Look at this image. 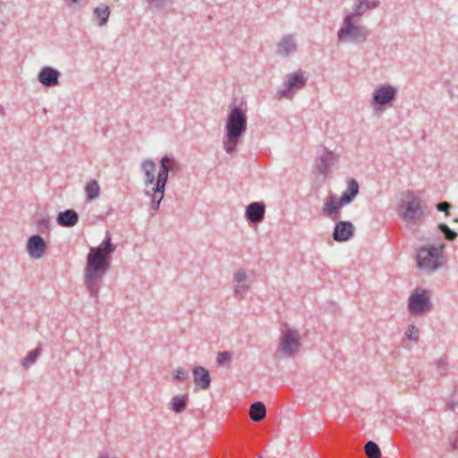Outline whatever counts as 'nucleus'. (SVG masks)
Instances as JSON below:
<instances>
[{
	"instance_id": "31",
	"label": "nucleus",
	"mask_w": 458,
	"mask_h": 458,
	"mask_svg": "<svg viewBox=\"0 0 458 458\" xmlns=\"http://www.w3.org/2000/svg\"><path fill=\"white\" fill-rule=\"evenodd\" d=\"M170 169L168 167H159L155 185L165 187L168 182Z\"/></svg>"
},
{
	"instance_id": "25",
	"label": "nucleus",
	"mask_w": 458,
	"mask_h": 458,
	"mask_svg": "<svg viewBox=\"0 0 458 458\" xmlns=\"http://www.w3.org/2000/svg\"><path fill=\"white\" fill-rule=\"evenodd\" d=\"M189 402L188 394L174 395L170 402V409L176 414L185 411Z\"/></svg>"
},
{
	"instance_id": "2",
	"label": "nucleus",
	"mask_w": 458,
	"mask_h": 458,
	"mask_svg": "<svg viewBox=\"0 0 458 458\" xmlns=\"http://www.w3.org/2000/svg\"><path fill=\"white\" fill-rule=\"evenodd\" d=\"M400 218L407 225H417L422 223L426 216V205L413 191L403 193V199L397 207Z\"/></svg>"
},
{
	"instance_id": "22",
	"label": "nucleus",
	"mask_w": 458,
	"mask_h": 458,
	"mask_svg": "<svg viewBox=\"0 0 458 458\" xmlns=\"http://www.w3.org/2000/svg\"><path fill=\"white\" fill-rule=\"evenodd\" d=\"M359 183L355 179H350L347 182V188L342 193L340 197V205H348L353 201L356 196L359 194Z\"/></svg>"
},
{
	"instance_id": "19",
	"label": "nucleus",
	"mask_w": 458,
	"mask_h": 458,
	"mask_svg": "<svg viewBox=\"0 0 458 458\" xmlns=\"http://www.w3.org/2000/svg\"><path fill=\"white\" fill-rule=\"evenodd\" d=\"M193 381L197 386L203 390L209 388L211 377L209 371L201 366H197L192 369Z\"/></svg>"
},
{
	"instance_id": "30",
	"label": "nucleus",
	"mask_w": 458,
	"mask_h": 458,
	"mask_svg": "<svg viewBox=\"0 0 458 458\" xmlns=\"http://www.w3.org/2000/svg\"><path fill=\"white\" fill-rule=\"evenodd\" d=\"M365 454L368 458H381V450L378 445L374 441H368L364 446Z\"/></svg>"
},
{
	"instance_id": "15",
	"label": "nucleus",
	"mask_w": 458,
	"mask_h": 458,
	"mask_svg": "<svg viewBox=\"0 0 458 458\" xmlns=\"http://www.w3.org/2000/svg\"><path fill=\"white\" fill-rule=\"evenodd\" d=\"M266 205L262 201L250 203L245 209V217L248 222L259 224L265 218Z\"/></svg>"
},
{
	"instance_id": "14",
	"label": "nucleus",
	"mask_w": 458,
	"mask_h": 458,
	"mask_svg": "<svg viewBox=\"0 0 458 458\" xmlns=\"http://www.w3.org/2000/svg\"><path fill=\"white\" fill-rule=\"evenodd\" d=\"M233 281L237 283L233 294L236 299H243L248 290L250 288L251 280L248 278L247 273L243 268H239L233 273Z\"/></svg>"
},
{
	"instance_id": "33",
	"label": "nucleus",
	"mask_w": 458,
	"mask_h": 458,
	"mask_svg": "<svg viewBox=\"0 0 458 458\" xmlns=\"http://www.w3.org/2000/svg\"><path fill=\"white\" fill-rule=\"evenodd\" d=\"M438 229L444 234L445 239L447 241L452 242V241L455 240V238L457 237V233L454 232V230H452L451 228H449L447 226V225H445V224H443V223L439 224Z\"/></svg>"
},
{
	"instance_id": "32",
	"label": "nucleus",
	"mask_w": 458,
	"mask_h": 458,
	"mask_svg": "<svg viewBox=\"0 0 458 458\" xmlns=\"http://www.w3.org/2000/svg\"><path fill=\"white\" fill-rule=\"evenodd\" d=\"M37 230L40 233H47L51 230V221L48 217L43 216L37 221Z\"/></svg>"
},
{
	"instance_id": "5",
	"label": "nucleus",
	"mask_w": 458,
	"mask_h": 458,
	"mask_svg": "<svg viewBox=\"0 0 458 458\" xmlns=\"http://www.w3.org/2000/svg\"><path fill=\"white\" fill-rule=\"evenodd\" d=\"M301 347L300 332L285 324L281 330V339L277 347V352L285 358H293L299 352Z\"/></svg>"
},
{
	"instance_id": "13",
	"label": "nucleus",
	"mask_w": 458,
	"mask_h": 458,
	"mask_svg": "<svg viewBox=\"0 0 458 458\" xmlns=\"http://www.w3.org/2000/svg\"><path fill=\"white\" fill-rule=\"evenodd\" d=\"M27 251L32 259H41L47 250V242L40 234H34L27 241Z\"/></svg>"
},
{
	"instance_id": "35",
	"label": "nucleus",
	"mask_w": 458,
	"mask_h": 458,
	"mask_svg": "<svg viewBox=\"0 0 458 458\" xmlns=\"http://www.w3.org/2000/svg\"><path fill=\"white\" fill-rule=\"evenodd\" d=\"M420 330L414 325H409L406 331L405 336L413 342H417L419 340Z\"/></svg>"
},
{
	"instance_id": "37",
	"label": "nucleus",
	"mask_w": 458,
	"mask_h": 458,
	"mask_svg": "<svg viewBox=\"0 0 458 458\" xmlns=\"http://www.w3.org/2000/svg\"><path fill=\"white\" fill-rule=\"evenodd\" d=\"M239 140L232 141L227 139V135L225 134L223 139V145L224 148L226 151V153L231 154L236 150V146L238 144Z\"/></svg>"
},
{
	"instance_id": "4",
	"label": "nucleus",
	"mask_w": 458,
	"mask_h": 458,
	"mask_svg": "<svg viewBox=\"0 0 458 458\" xmlns=\"http://www.w3.org/2000/svg\"><path fill=\"white\" fill-rule=\"evenodd\" d=\"M444 244L439 247L428 245L419 249L417 252V266L420 269L436 271L442 267Z\"/></svg>"
},
{
	"instance_id": "11",
	"label": "nucleus",
	"mask_w": 458,
	"mask_h": 458,
	"mask_svg": "<svg viewBox=\"0 0 458 458\" xmlns=\"http://www.w3.org/2000/svg\"><path fill=\"white\" fill-rule=\"evenodd\" d=\"M355 233V226L349 221L340 220L335 225L332 237L337 242H344L351 240Z\"/></svg>"
},
{
	"instance_id": "44",
	"label": "nucleus",
	"mask_w": 458,
	"mask_h": 458,
	"mask_svg": "<svg viewBox=\"0 0 458 458\" xmlns=\"http://www.w3.org/2000/svg\"><path fill=\"white\" fill-rule=\"evenodd\" d=\"M65 2H69L71 4H77L79 3L81 0H64Z\"/></svg>"
},
{
	"instance_id": "36",
	"label": "nucleus",
	"mask_w": 458,
	"mask_h": 458,
	"mask_svg": "<svg viewBox=\"0 0 458 458\" xmlns=\"http://www.w3.org/2000/svg\"><path fill=\"white\" fill-rule=\"evenodd\" d=\"M436 365L437 367V369H438V373L440 376H445L446 373H447V368H448V361H447V358L443 356V357H440L437 361H436Z\"/></svg>"
},
{
	"instance_id": "9",
	"label": "nucleus",
	"mask_w": 458,
	"mask_h": 458,
	"mask_svg": "<svg viewBox=\"0 0 458 458\" xmlns=\"http://www.w3.org/2000/svg\"><path fill=\"white\" fill-rule=\"evenodd\" d=\"M307 79L303 76L302 72L289 73L285 77L284 89L277 91L279 98H292L293 90L303 89L306 85Z\"/></svg>"
},
{
	"instance_id": "24",
	"label": "nucleus",
	"mask_w": 458,
	"mask_h": 458,
	"mask_svg": "<svg viewBox=\"0 0 458 458\" xmlns=\"http://www.w3.org/2000/svg\"><path fill=\"white\" fill-rule=\"evenodd\" d=\"M109 15L110 10L106 4H101L93 10V19L100 27L105 26L107 23Z\"/></svg>"
},
{
	"instance_id": "10",
	"label": "nucleus",
	"mask_w": 458,
	"mask_h": 458,
	"mask_svg": "<svg viewBox=\"0 0 458 458\" xmlns=\"http://www.w3.org/2000/svg\"><path fill=\"white\" fill-rule=\"evenodd\" d=\"M431 301L425 291L414 292L409 297L408 309L413 315L421 316L431 309Z\"/></svg>"
},
{
	"instance_id": "7",
	"label": "nucleus",
	"mask_w": 458,
	"mask_h": 458,
	"mask_svg": "<svg viewBox=\"0 0 458 458\" xmlns=\"http://www.w3.org/2000/svg\"><path fill=\"white\" fill-rule=\"evenodd\" d=\"M396 95L397 89L395 87L390 84H381L374 89L370 105L374 108L390 106Z\"/></svg>"
},
{
	"instance_id": "17",
	"label": "nucleus",
	"mask_w": 458,
	"mask_h": 458,
	"mask_svg": "<svg viewBox=\"0 0 458 458\" xmlns=\"http://www.w3.org/2000/svg\"><path fill=\"white\" fill-rule=\"evenodd\" d=\"M379 4L378 0H355L352 13L347 15H352V19L360 17L365 14L367 11L377 8Z\"/></svg>"
},
{
	"instance_id": "45",
	"label": "nucleus",
	"mask_w": 458,
	"mask_h": 458,
	"mask_svg": "<svg viewBox=\"0 0 458 458\" xmlns=\"http://www.w3.org/2000/svg\"><path fill=\"white\" fill-rule=\"evenodd\" d=\"M0 114L3 115V116L5 114L4 109V107L2 106H0Z\"/></svg>"
},
{
	"instance_id": "43",
	"label": "nucleus",
	"mask_w": 458,
	"mask_h": 458,
	"mask_svg": "<svg viewBox=\"0 0 458 458\" xmlns=\"http://www.w3.org/2000/svg\"><path fill=\"white\" fill-rule=\"evenodd\" d=\"M456 403L454 401H449L445 404V411H454Z\"/></svg>"
},
{
	"instance_id": "6",
	"label": "nucleus",
	"mask_w": 458,
	"mask_h": 458,
	"mask_svg": "<svg viewBox=\"0 0 458 458\" xmlns=\"http://www.w3.org/2000/svg\"><path fill=\"white\" fill-rule=\"evenodd\" d=\"M247 130V116L239 106H233L227 115L225 134L227 139L235 141L240 140Z\"/></svg>"
},
{
	"instance_id": "28",
	"label": "nucleus",
	"mask_w": 458,
	"mask_h": 458,
	"mask_svg": "<svg viewBox=\"0 0 458 458\" xmlns=\"http://www.w3.org/2000/svg\"><path fill=\"white\" fill-rule=\"evenodd\" d=\"M151 8L157 12L168 13V9L173 4V0H144Z\"/></svg>"
},
{
	"instance_id": "21",
	"label": "nucleus",
	"mask_w": 458,
	"mask_h": 458,
	"mask_svg": "<svg viewBox=\"0 0 458 458\" xmlns=\"http://www.w3.org/2000/svg\"><path fill=\"white\" fill-rule=\"evenodd\" d=\"M56 222L63 227H73L79 222V214L74 209H65L58 213Z\"/></svg>"
},
{
	"instance_id": "3",
	"label": "nucleus",
	"mask_w": 458,
	"mask_h": 458,
	"mask_svg": "<svg viewBox=\"0 0 458 458\" xmlns=\"http://www.w3.org/2000/svg\"><path fill=\"white\" fill-rule=\"evenodd\" d=\"M369 36V30L362 25H356L352 15H345L337 31L339 43H363Z\"/></svg>"
},
{
	"instance_id": "1",
	"label": "nucleus",
	"mask_w": 458,
	"mask_h": 458,
	"mask_svg": "<svg viewBox=\"0 0 458 458\" xmlns=\"http://www.w3.org/2000/svg\"><path fill=\"white\" fill-rule=\"evenodd\" d=\"M116 246L113 244L109 233L98 247H90L83 271V283L89 295L96 301L103 285V280L111 266V256Z\"/></svg>"
},
{
	"instance_id": "20",
	"label": "nucleus",
	"mask_w": 458,
	"mask_h": 458,
	"mask_svg": "<svg viewBox=\"0 0 458 458\" xmlns=\"http://www.w3.org/2000/svg\"><path fill=\"white\" fill-rule=\"evenodd\" d=\"M140 169L145 176V186L148 187L154 185L156 180L155 173L157 170V165L155 161L149 158L143 159L140 164Z\"/></svg>"
},
{
	"instance_id": "38",
	"label": "nucleus",
	"mask_w": 458,
	"mask_h": 458,
	"mask_svg": "<svg viewBox=\"0 0 458 458\" xmlns=\"http://www.w3.org/2000/svg\"><path fill=\"white\" fill-rule=\"evenodd\" d=\"M449 450L456 451L458 449V431L451 433L447 437Z\"/></svg>"
},
{
	"instance_id": "34",
	"label": "nucleus",
	"mask_w": 458,
	"mask_h": 458,
	"mask_svg": "<svg viewBox=\"0 0 458 458\" xmlns=\"http://www.w3.org/2000/svg\"><path fill=\"white\" fill-rule=\"evenodd\" d=\"M233 354L230 352H219L216 355V362L220 366L227 365L231 362Z\"/></svg>"
},
{
	"instance_id": "12",
	"label": "nucleus",
	"mask_w": 458,
	"mask_h": 458,
	"mask_svg": "<svg viewBox=\"0 0 458 458\" xmlns=\"http://www.w3.org/2000/svg\"><path fill=\"white\" fill-rule=\"evenodd\" d=\"M340 198L338 199L335 194H329L325 199L324 205L321 208V216L336 221L340 217V208L344 205H340Z\"/></svg>"
},
{
	"instance_id": "42",
	"label": "nucleus",
	"mask_w": 458,
	"mask_h": 458,
	"mask_svg": "<svg viewBox=\"0 0 458 458\" xmlns=\"http://www.w3.org/2000/svg\"><path fill=\"white\" fill-rule=\"evenodd\" d=\"M174 160V158L170 157L169 156H164L160 160V165L159 167H168V165Z\"/></svg>"
},
{
	"instance_id": "39",
	"label": "nucleus",
	"mask_w": 458,
	"mask_h": 458,
	"mask_svg": "<svg viewBox=\"0 0 458 458\" xmlns=\"http://www.w3.org/2000/svg\"><path fill=\"white\" fill-rule=\"evenodd\" d=\"M173 377L177 381H184L189 377V372L179 368L173 371Z\"/></svg>"
},
{
	"instance_id": "23",
	"label": "nucleus",
	"mask_w": 458,
	"mask_h": 458,
	"mask_svg": "<svg viewBox=\"0 0 458 458\" xmlns=\"http://www.w3.org/2000/svg\"><path fill=\"white\" fill-rule=\"evenodd\" d=\"M165 187L154 185L150 191L146 190L145 194L151 199L150 208L154 211H157L160 208V203L164 199Z\"/></svg>"
},
{
	"instance_id": "27",
	"label": "nucleus",
	"mask_w": 458,
	"mask_h": 458,
	"mask_svg": "<svg viewBox=\"0 0 458 458\" xmlns=\"http://www.w3.org/2000/svg\"><path fill=\"white\" fill-rule=\"evenodd\" d=\"M86 200H96L100 195V186L96 180H90L85 186Z\"/></svg>"
},
{
	"instance_id": "41",
	"label": "nucleus",
	"mask_w": 458,
	"mask_h": 458,
	"mask_svg": "<svg viewBox=\"0 0 458 458\" xmlns=\"http://www.w3.org/2000/svg\"><path fill=\"white\" fill-rule=\"evenodd\" d=\"M168 169H170V173H177L181 169V165L176 160H173L170 165H168Z\"/></svg>"
},
{
	"instance_id": "16",
	"label": "nucleus",
	"mask_w": 458,
	"mask_h": 458,
	"mask_svg": "<svg viewBox=\"0 0 458 458\" xmlns=\"http://www.w3.org/2000/svg\"><path fill=\"white\" fill-rule=\"evenodd\" d=\"M60 75V72L56 69L45 66L39 71L38 80L43 86L51 88L59 84Z\"/></svg>"
},
{
	"instance_id": "40",
	"label": "nucleus",
	"mask_w": 458,
	"mask_h": 458,
	"mask_svg": "<svg viewBox=\"0 0 458 458\" xmlns=\"http://www.w3.org/2000/svg\"><path fill=\"white\" fill-rule=\"evenodd\" d=\"M452 205L447 201H442L437 204L436 208L440 212H445V216H449V209Z\"/></svg>"
},
{
	"instance_id": "8",
	"label": "nucleus",
	"mask_w": 458,
	"mask_h": 458,
	"mask_svg": "<svg viewBox=\"0 0 458 458\" xmlns=\"http://www.w3.org/2000/svg\"><path fill=\"white\" fill-rule=\"evenodd\" d=\"M338 158L339 154L323 147L316 157L314 164L315 172L321 175H327L330 172L331 167L337 163Z\"/></svg>"
},
{
	"instance_id": "18",
	"label": "nucleus",
	"mask_w": 458,
	"mask_h": 458,
	"mask_svg": "<svg viewBox=\"0 0 458 458\" xmlns=\"http://www.w3.org/2000/svg\"><path fill=\"white\" fill-rule=\"evenodd\" d=\"M297 51V44L292 34L285 35L276 46V54L280 56H289Z\"/></svg>"
},
{
	"instance_id": "26",
	"label": "nucleus",
	"mask_w": 458,
	"mask_h": 458,
	"mask_svg": "<svg viewBox=\"0 0 458 458\" xmlns=\"http://www.w3.org/2000/svg\"><path fill=\"white\" fill-rule=\"evenodd\" d=\"M267 410L262 402H255L250 405V417L255 422H259L266 418Z\"/></svg>"
},
{
	"instance_id": "29",
	"label": "nucleus",
	"mask_w": 458,
	"mask_h": 458,
	"mask_svg": "<svg viewBox=\"0 0 458 458\" xmlns=\"http://www.w3.org/2000/svg\"><path fill=\"white\" fill-rule=\"evenodd\" d=\"M41 353L42 347L38 345L37 348L28 352L27 356L21 362V366L25 369H29L37 361Z\"/></svg>"
}]
</instances>
